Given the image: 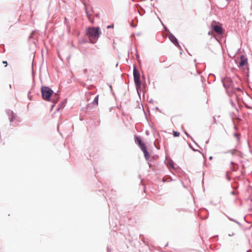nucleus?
<instances>
[{"mask_svg": "<svg viewBox=\"0 0 252 252\" xmlns=\"http://www.w3.org/2000/svg\"><path fill=\"white\" fill-rule=\"evenodd\" d=\"M230 164L233 166L234 165H235V164H236L234 162H233V161H231L230 162Z\"/></svg>", "mask_w": 252, "mask_h": 252, "instance_id": "obj_39", "label": "nucleus"}, {"mask_svg": "<svg viewBox=\"0 0 252 252\" xmlns=\"http://www.w3.org/2000/svg\"><path fill=\"white\" fill-rule=\"evenodd\" d=\"M196 59H195V60H194V62H196Z\"/></svg>", "mask_w": 252, "mask_h": 252, "instance_id": "obj_64", "label": "nucleus"}, {"mask_svg": "<svg viewBox=\"0 0 252 252\" xmlns=\"http://www.w3.org/2000/svg\"><path fill=\"white\" fill-rule=\"evenodd\" d=\"M201 80H202L203 77L202 76H201Z\"/></svg>", "mask_w": 252, "mask_h": 252, "instance_id": "obj_60", "label": "nucleus"}, {"mask_svg": "<svg viewBox=\"0 0 252 252\" xmlns=\"http://www.w3.org/2000/svg\"><path fill=\"white\" fill-rule=\"evenodd\" d=\"M86 35L90 39V43L94 44L96 42L101 32L99 27H88L86 31Z\"/></svg>", "mask_w": 252, "mask_h": 252, "instance_id": "obj_1", "label": "nucleus"}, {"mask_svg": "<svg viewBox=\"0 0 252 252\" xmlns=\"http://www.w3.org/2000/svg\"><path fill=\"white\" fill-rule=\"evenodd\" d=\"M235 222H236V223H237V224H239V225H241L240 223V222H238V221H237V220H235Z\"/></svg>", "mask_w": 252, "mask_h": 252, "instance_id": "obj_47", "label": "nucleus"}, {"mask_svg": "<svg viewBox=\"0 0 252 252\" xmlns=\"http://www.w3.org/2000/svg\"><path fill=\"white\" fill-rule=\"evenodd\" d=\"M189 138L191 139V141L195 143V144L199 148H200V146H199V145L194 141V140L193 139V138L191 136H189Z\"/></svg>", "mask_w": 252, "mask_h": 252, "instance_id": "obj_26", "label": "nucleus"}, {"mask_svg": "<svg viewBox=\"0 0 252 252\" xmlns=\"http://www.w3.org/2000/svg\"><path fill=\"white\" fill-rule=\"evenodd\" d=\"M53 97L51 98V102L53 103H56L60 98V94L58 93H54L52 95Z\"/></svg>", "mask_w": 252, "mask_h": 252, "instance_id": "obj_11", "label": "nucleus"}, {"mask_svg": "<svg viewBox=\"0 0 252 252\" xmlns=\"http://www.w3.org/2000/svg\"><path fill=\"white\" fill-rule=\"evenodd\" d=\"M7 114L8 115L9 117L13 115H15V113L13 112V111L11 110H8L6 111Z\"/></svg>", "mask_w": 252, "mask_h": 252, "instance_id": "obj_19", "label": "nucleus"}, {"mask_svg": "<svg viewBox=\"0 0 252 252\" xmlns=\"http://www.w3.org/2000/svg\"><path fill=\"white\" fill-rule=\"evenodd\" d=\"M165 163L168 168H171L173 169H175L174 166V162L172 159H169L168 160L167 158L166 157V160L165 161Z\"/></svg>", "mask_w": 252, "mask_h": 252, "instance_id": "obj_10", "label": "nucleus"}, {"mask_svg": "<svg viewBox=\"0 0 252 252\" xmlns=\"http://www.w3.org/2000/svg\"><path fill=\"white\" fill-rule=\"evenodd\" d=\"M35 31H32L30 35H29V39L30 40L31 39H33V41H32L34 43H35V39L34 37V34L35 33Z\"/></svg>", "mask_w": 252, "mask_h": 252, "instance_id": "obj_16", "label": "nucleus"}, {"mask_svg": "<svg viewBox=\"0 0 252 252\" xmlns=\"http://www.w3.org/2000/svg\"><path fill=\"white\" fill-rule=\"evenodd\" d=\"M229 220H232V221H234V222H235V221L236 220H234V219H230V218H229Z\"/></svg>", "mask_w": 252, "mask_h": 252, "instance_id": "obj_52", "label": "nucleus"}, {"mask_svg": "<svg viewBox=\"0 0 252 252\" xmlns=\"http://www.w3.org/2000/svg\"><path fill=\"white\" fill-rule=\"evenodd\" d=\"M146 134H148V131H146Z\"/></svg>", "mask_w": 252, "mask_h": 252, "instance_id": "obj_62", "label": "nucleus"}, {"mask_svg": "<svg viewBox=\"0 0 252 252\" xmlns=\"http://www.w3.org/2000/svg\"><path fill=\"white\" fill-rule=\"evenodd\" d=\"M214 30L218 33L221 34L222 32V29L220 25H215L213 27Z\"/></svg>", "mask_w": 252, "mask_h": 252, "instance_id": "obj_12", "label": "nucleus"}, {"mask_svg": "<svg viewBox=\"0 0 252 252\" xmlns=\"http://www.w3.org/2000/svg\"><path fill=\"white\" fill-rule=\"evenodd\" d=\"M230 194L231 195H234L235 194V192L234 191H232L231 192H230Z\"/></svg>", "mask_w": 252, "mask_h": 252, "instance_id": "obj_42", "label": "nucleus"}, {"mask_svg": "<svg viewBox=\"0 0 252 252\" xmlns=\"http://www.w3.org/2000/svg\"><path fill=\"white\" fill-rule=\"evenodd\" d=\"M189 148H190V149H191L193 151H194V152L198 151V152H199L200 153H201V152H200V151L197 150H196V149H195L194 148H193V147H192V146H191L190 144H189Z\"/></svg>", "mask_w": 252, "mask_h": 252, "instance_id": "obj_25", "label": "nucleus"}, {"mask_svg": "<svg viewBox=\"0 0 252 252\" xmlns=\"http://www.w3.org/2000/svg\"><path fill=\"white\" fill-rule=\"evenodd\" d=\"M234 136L235 137H237V138H238V134H237V133H235L234 134Z\"/></svg>", "mask_w": 252, "mask_h": 252, "instance_id": "obj_43", "label": "nucleus"}, {"mask_svg": "<svg viewBox=\"0 0 252 252\" xmlns=\"http://www.w3.org/2000/svg\"><path fill=\"white\" fill-rule=\"evenodd\" d=\"M141 150L143 152L144 154L145 159L147 161H148L150 158V155L147 149V147L143 146L142 148L141 149Z\"/></svg>", "mask_w": 252, "mask_h": 252, "instance_id": "obj_9", "label": "nucleus"}, {"mask_svg": "<svg viewBox=\"0 0 252 252\" xmlns=\"http://www.w3.org/2000/svg\"><path fill=\"white\" fill-rule=\"evenodd\" d=\"M114 28V24H111L110 25H108L107 27V29H110V28Z\"/></svg>", "mask_w": 252, "mask_h": 252, "instance_id": "obj_31", "label": "nucleus"}, {"mask_svg": "<svg viewBox=\"0 0 252 252\" xmlns=\"http://www.w3.org/2000/svg\"><path fill=\"white\" fill-rule=\"evenodd\" d=\"M34 88H35V83H34V81H33L32 86V88L30 90H31V92H32V91L34 90Z\"/></svg>", "mask_w": 252, "mask_h": 252, "instance_id": "obj_28", "label": "nucleus"}, {"mask_svg": "<svg viewBox=\"0 0 252 252\" xmlns=\"http://www.w3.org/2000/svg\"><path fill=\"white\" fill-rule=\"evenodd\" d=\"M236 151V149H233V150H230L227 152H224V153L226 154V153H231L232 155H234Z\"/></svg>", "mask_w": 252, "mask_h": 252, "instance_id": "obj_18", "label": "nucleus"}, {"mask_svg": "<svg viewBox=\"0 0 252 252\" xmlns=\"http://www.w3.org/2000/svg\"><path fill=\"white\" fill-rule=\"evenodd\" d=\"M173 135L175 137H178L180 135V132L176 131H173Z\"/></svg>", "mask_w": 252, "mask_h": 252, "instance_id": "obj_22", "label": "nucleus"}, {"mask_svg": "<svg viewBox=\"0 0 252 252\" xmlns=\"http://www.w3.org/2000/svg\"><path fill=\"white\" fill-rule=\"evenodd\" d=\"M137 61H138V63H141V60H140V59H137Z\"/></svg>", "mask_w": 252, "mask_h": 252, "instance_id": "obj_49", "label": "nucleus"}, {"mask_svg": "<svg viewBox=\"0 0 252 252\" xmlns=\"http://www.w3.org/2000/svg\"><path fill=\"white\" fill-rule=\"evenodd\" d=\"M88 42H88V40L86 39H84L82 40V43H88Z\"/></svg>", "mask_w": 252, "mask_h": 252, "instance_id": "obj_32", "label": "nucleus"}, {"mask_svg": "<svg viewBox=\"0 0 252 252\" xmlns=\"http://www.w3.org/2000/svg\"><path fill=\"white\" fill-rule=\"evenodd\" d=\"M234 235V234L233 233H232L231 234H228V236L230 237V236H233Z\"/></svg>", "mask_w": 252, "mask_h": 252, "instance_id": "obj_48", "label": "nucleus"}, {"mask_svg": "<svg viewBox=\"0 0 252 252\" xmlns=\"http://www.w3.org/2000/svg\"><path fill=\"white\" fill-rule=\"evenodd\" d=\"M226 0L228 2L229 1H232V0Z\"/></svg>", "mask_w": 252, "mask_h": 252, "instance_id": "obj_56", "label": "nucleus"}, {"mask_svg": "<svg viewBox=\"0 0 252 252\" xmlns=\"http://www.w3.org/2000/svg\"><path fill=\"white\" fill-rule=\"evenodd\" d=\"M55 104H56V103H53V104L52 105V106H51V110H52L53 109V108L55 106Z\"/></svg>", "mask_w": 252, "mask_h": 252, "instance_id": "obj_38", "label": "nucleus"}, {"mask_svg": "<svg viewBox=\"0 0 252 252\" xmlns=\"http://www.w3.org/2000/svg\"><path fill=\"white\" fill-rule=\"evenodd\" d=\"M138 12L140 15L142 16L145 13V10L143 8H142L141 10H138Z\"/></svg>", "mask_w": 252, "mask_h": 252, "instance_id": "obj_24", "label": "nucleus"}, {"mask_svg": "<svg viewBox=\"0 0 252 252\" xmlns=\"http://www.w3.org/2000/svg\"><path fill=\"white\" fill-rule=\"evenodd\" d=\"M168 38L170 41L179 49L182 50L181 46L180 45L177 38L170 32H169Z\"/></svg>", "mask_w": 252, "mask_h": 252, "instance_id": "obj_6", "label": "nucleus"}, {"mask_svg": "<svg viewBox=\"0 0 252 252\" xmlns=\"http://www.w3.org/2000/svg\"><path fill=\"white\" fill-rule=\"evenodd\" d=\"M136 59H140V56L137 53V49H136Z\"/></svg>", "mask_w": 252, "mask_h": 252, "instance_id": "obj_30", "label": "nucleus"}, {"mask_svg": "<svg viewBox=\"0 0 252 252\" xmlns=\"http://www.w3.org/2000/svg\"><path fill=\"white\" fill-rule=\"evenodd\" d=\"M230 100V104H231V105H232V106L234 107L236 109V110L237 111H238V109L236 107L235 105V103H234V102L232 101V99H230V100Z\"/></svg>", "mask_w": 252, "mask_h": 252, "instance_id": "obj_23", "label": "nucleus"}, {"mask_svg": "<svg viewBox=\"0 0 252 252\" xmlns=\"http://www.w3.org/2000/svg\"><path fill=\"white\" fill-rule=\"evenodd\" d=\"M164 28L167 31V33L168 34L169 33V32H170L169 30H168V29L165 26H164Z\"/></svg>", "mask_w": 252, "mask_h": 252, "instance_id": "obj_34", "label": "nucleus"}, {"mask_svg": "<svg viewBox=\"0 0 252 252\" xmlns=\"http://www.w3.org/2000/svg\"><path fill=\"white\" fill-rule=\"evenodd\" d=\"M176 210L178 212H183L185 211V210L183 208H177L176 209Z\"/></svg>", "mask_w": 252, "mask_h": 252, "instance_id": "obj_27", "label": "nucleus"}, {"mask_svg": "<svg viewBox=\"0 0 252 252\" xmlns=\"http://www.w3.org/2000/svg\"><path fill=\"white\" fill-rule=\"evenodd\" d=\"M162 181H163V182H165V180H164V178H163L162 179Z\"/></svg>", "mask_w": 252, "mask_h": 252, "instance_id": "obj_54", "label": "nucleus"}, {"mask_svg": "<svg viewBox=\"0 0 252 252\" xmlns=\"http://www.w3.org/2000/svg\"><path fill=\"white\" fill-rule=\"evenodd\" d=\"M209 142V140H207L206 142V144H208Z\"/></svg>", "mask_w": 252, "mask_h": 252, "instance_id": "obj_58", "label": "nucleus"}, {"mask_svg": "<svg viewBox=\"0 0 252 252\" xmlns=\"http://www.w3.org/2000/svg\"><path fill=\"white\" fill-rule=\"evenodd\" d=\"M131 27H133V28H135V27H136V25H133V24H132V23H131Z\"/></svg>", "mask_w": 252, "mask_h": 252, "instance_id": "obj_44", "label": "nucleus"}, {"mask_svg": "<svg viewBox=\"0 0 252 252\" xmlns=\"http://www.w3.org/2000/svg\"><path fill=\"white\" fill-rule=\"evenodd\" d=\"M40 90L43 99L47 101H51V96L53 94L54 91L49 87L45 86H42Z\"/></svg>", "mask_w": 252, "mask_h": 252, "instance_id": "obj_3", "label": "nucleus"}, {"mask_svg": "<svg viewBox=\"0 0 252 252\" xmlns=\"http://www.w3.org/2000/svg\"><path fill=\"white\" fill-rule=\"evenodd\" d=\"M184 133L189 137L190 136L185 130H184Z\"/></svg>", "mask_w": 252, "mask_h": 252, "instance_id": "obj_33", "label": "nucleus"}, {"mask_svg": "<svg viewBox=\"0 0 252 252\" xmlns=\"http://www.w3.org/2000/svg\"><path fill=\"white\" fill-rule=\"evenodd\" d=\"M32 92H31V90H30L28 92V97L29 98V99L31 101L32 100V95H31V94L32 93Z\"/></svg>", "mask_w": 252, "mask_h": 252, "instance_id": "obj_21", "label": "nucleus"}, {"mask_svg": "<svg viewBox=\"0 0 252 252\" xmlns=\"http://www.w3.org/2000/svg\"><path fill=\"white\" fill-rule=\"evenodd\" d=\"M155 147H156V148H157V149H159V148L156 145H155Z\"/></svg>", "mask_w": 252, "mask_h": 252, "instance_id": "obj_57", "label": "nucleus"}, {"mask_svg": "<svg viewBox=\"0 0 252 252\" xmlns=\"http://www.w3.org/2000/svg\"><path fill=\"white\" fill-rule=\"evenodd\" d=\"M66 103V101L65 100H64V101H62V102H61L58 106L57 110H59L60 109H63L64 107V106H65Z\"/></svg>", "mask_w": 252, "mask_h": 252, "instance_id": "obj_15", "label": "nucleus"}, {"mask_svg": "<svg viewBox=\"0 0 252 252\" xmlns=\"http://www.w3.org/2000/svg\"><path fill=\"white\" fill-rule=\"evenodd\" d=\"M109 87H110V88L111 90L112 91V86H111V85H110V86H109Z\"/></svg>", "mask_w": 252, "mask_h": 252, "instance_id": "obj_55", "label": "nucleus"}, {"mask_svg": "<svg viewBox=\"0 0 252 252\" xmlns=\"http://www.w3.org/2000/svg\"><path fill=\"white\" fill-rule=\"evenodd\" d=\"M2 63H4V64H5H5H7V62H6V61H3V62H2Z\"/></svg>", "mask_w": 252, "mask_h": 252, "instance_id": "obj_51", "label": "nucleus"}, {"mask_svg": "<svg viewBox=\"0 0 252 252\" xmlns=\"http://www.w3.org/2000/svg\"><path fill=\"white\" fill-rule=\"evenodd\" d=\"M16 117H17V116H16V114H15V115H12L11 116H10V117H9V121H10V122H12L15 120V119Z\"/></svg>", "mask_w": 252, "mask_h": 252, "instance_id": "obj_20", "label": "nucleus"}, {"mask_svg": "<svg viewBox=\"0 0 252 252\" xmlns=\"http://www.w3.org/2000/svg\"><path fill=\"white\" fill-rule=\"evenodd\" d=\"M98 97L99 95H97L96 96H95L93 101L87 105L88 109H92L93 108L94 106H96L98 105Z\"/></svg>", "mask_w": 252, "mask_h": 252, "instance_id": "obj_8", "label": "nucleus"}, {"mask_svg": "<svg viewBox=\"0 0 252 252\" xmlns=\"http://www.w3.org/2000/svg\"><path fill=\"white\" fill-rule=\"evenodd\" d=\"M9 87H10V88H11V85H9Z\"/></svg>", "mask_w": 252, "mask_h": 252, "instance_id": "obj_63", "label": "nucleus"}, {"mask_svg": "<svg viewBox=\"0 0 252 252\" xmlns=\"http://www.w3.org/2000/svg\"><path fill=\"white\" fill-rule=\"evenodd\" d=\"M240 91V92H242V90L241 88H240L239 87H235L234 86V88H233V90L231 89V90H230V93H229V95H230L231 94H235V91Z\"/></svg>", "mask_w": 252, "mask_h": 252, "instance_id": "obj_14", "label": "nucleus"}, {"mask_svg": "<svg viewBox=\"0 0 252 252\" xmlns=\"http://www.w3.org/2000/svg\"><path fill=\"white\" fill-rule=\"evenodd\" d=\"M3 47H4V45H0V48L2 47L3 48V51H0V52H4L5 49L3 48Z\"/></svg>", "mask_w": 252, "mask_h": 252, "instance_id": "obj_37", "label": "nucleus"}, {"mask_svg": "<svg viewBox=\"0 0 252 252\" xmlns=\"http://www.w3.org/2000/svg\"><path fill=\"white\" fill-rule=\"evenodd\" d=\"M221 82L223 87L225 89L228 94H229L230 90H233V88H234L233 81L231 78L226 77L221 79Z\"/></svg>", "mask_w": 252, "mask_h": 252, "instance_id": "obj_4", "label": "nucleus"}, {"mask_svg": "<svg viewBox=\"0 0 252 252\" xmlns=\"http://www.w3.org/2000/svg\"><path fill=\"white\" fill-rule=\"evenodd\" d=\"M85 11H86V15H87V17L88 18V19H89V20L93 24L94 23V18H92V17H91V15L89 13L88 10H87V9L86 8L85 9Z\"/></svg>", "mask_w": 252, "mask_h": 252, "instance_id": "obj_13", "label": "nucleus"}, {"mask_svg": "<svg viewBox=\"0 0 252 252\" xmlns=\"http://www.w3.org/2000/svg\"><path fill=\"white\" fill-rule=\"evenodd\" d=\"M148 164L149 165V166L150 167H152V164L149 163V162H148Z\"/></svg>", "mask_w": 252, "mask_h": 252, "instance_id": "obj_46", "label": "nucleus"}, {"mask_svg": "<svg viewBox=\"0 0 252 252\" xmlns=\"http://www.w3.org/2000/svg\"><path fill=\"white\" fill-rule=\"evenodd\" d=\"M245 107H246L247 108H248V109H251V107H250V106H248V105H245Z\"/></svg>", "mask_w": 252, "mask_h": 252, "instance_id": "obj_41", "label": "nucleus"}, {"mask_svg": "<svg viewBox=\"0 0 252 252\" xmlns=\"http://www.w3.org/2000/svg\"><path fill=\"white\" fill-rule=\"evenodd\" d=\"M94 16H95L96 18H99V16H100V14H99V13H96V14H95Z\"/></svg>", "mask_w": 252, "mask_h": 252, "instance_id": "obj_35", "label": "nucleus"}, {"mask_svg": "<svg viewBox=\"0 0 252 252\" xmlns=\"http://www.w3.org/2000/svg\"><path fill=\"white\" fill-rule=\"evenodd\" d=\"M59 125H58V130H59Z\"/></svg>", "mask_w": 252, "mask_h": 252, "instance_id": "obj_59", "label": "nucleus"}, {"mask_svg": "<svg viewBox=\"0 0 252 252\" xmlns=\"http://www.w3.org/2000/svg\"><path fill=\"white\" fill-rule=\"evenodd\" d=\"M134 140L135 142L138 145L140 149L142 148L143 146H146L145 143L142 141V140L140 136H135Z\"/></svg>", "mask_w": 252, "mask_h": 252, "instance_id": "obj_7", "label": "nucleus"}, {"mask_svg": "<svg viewBox=\"0 0 252 252\" xmlns=\"http://www.w3.org/2000/svg\"><path fill=\"white\" fill-rule=\"evenodd\" d=\"M87 69H85L84 70V72L85 73H86L87 72Z\"/></svg>", "mask_w": 252, "mask_h": 252, "instance_id": "obj_53", "label": "nucleus"}, {"mask_svg": "<svg viewBox=\"0 0 252 252\" xmlns=\"http://www.w3.org/2000/svg\"><path fill=\"white\" fill-rule=\"evenodd\" d=\"M156 109L158 110V107H157L156 108Z\"/></svg>", "mask_w": 252, "mask_h": 252, "instance_id": "obj_61", "label": "nucleus"}, {"mask_svg": "<svg viewBox=\"0 0 252 252\" xmlns=\"http://www.w3.org/2000/svg\"><path fill=\"white\" fill-rule=\"evenodd\" d=\"M213 119H214V123L215 124H217V122L215 116L213 117Z\"/></svg>", "mask_w": 252, "mask_h": 252, "instance_id": "obj_36", "label": "nucleus"}, {"mask_svg": "<svg viewBox=\"0 0 252 252\" xmlns=\"http://www.w3.org/2000/svg\"><path fill=\"white\" fill-rule=\"evenodd\" d=\"M230 168L231 169V170L232 171H236L238 168H239V166L236 163V164H235V165H233L232 166H231L230 167Z\"/></svg>", "mask_w": 252, "mask_h": 252, "instance_id": "obj_17", "label": "nucleus"}, {"mask_svg": "<svg viewBox=\"0 0 252 252\" xmlns=\"http://www.w3.org/2000/svg\"><path fill=\"white\" fill-rule=\"evenodd\" d=\"M149 102V103H151L152 104L154 103V101L152 99H150Z\"/></svg>", "mask_w": 252, "mask_h": 252, "instance_id": "obj_40", "label": "nucleus"}, {"mask_svg": "<svg viewBox=\"0 0 252 252\" xmlns=\"http://www.w3.org/2000/svg\"><path fill=\"white\" fill-rule=\"evenodd\" d=\"M226 177L228 181H230L231 178L228 176V172H226Z\"/></svg>", "mask_w": 252, "mask_h": 252, "instance_id": "obj_29", "label": "nucleus"}, {"mask_svg": "<svg viewBox=\"0 0 252 252\" xmlns=\"http://www.w3.org/2000/svg\"><path fill=\"white\" fill-rule=\"evenodd\" d=\"M212 31H209L208 33V35H211L212 34Z\"/></svg>", "mask_w": 252, "mask_h": 252, "instance_id": "obj_45", "label": "nucleus"}, {"mask_svg": "<svg viewBox=\"0 0 252 252\" xmlns=\"http://www.w3.org/2000/svg\"><path fill=\"white\" fill-rule=\"evenodd\" d=\"M248 65V59L244 55L240 56V62L237 64L239 68H242L245 73L247 74V77H249V68Z\"/></svg>", "mask_w": 252, "mask_h": 252, "instance_id": "obj_5", "label": "nucleus"}, {"mask_svg": "<svg viewBox=\"0 0 252 252\" xmlns=\"http://www.w3.org/2000/svg\"><path fill=\"white\" fill-rule=\"evenodd\" d=\"M212 158H213V157H212V156H210V157L209 158V160H211V159H212Z\"/></svg>", "mask_w": 252, "mask_h": 252, "instance_id": "obj_50", "label": "nucleus"}, {"mask_svg": "<svg viewBox=\"0 0 252 252\" xmlns=\"http://www.w3.org/2000/svg\"><path fill=\"white\" fill-rule=\"evenodd\" d=\"M133 74L135 88L138 95L140 97V92L141 91V82L140 80V75L138 70L137 69L135 65L133 66Z\"/></svg>", "mask_w": 252, "mask_h": 252, "instance_id": "obj_2", "label": "nucleus"}]
</instances>
